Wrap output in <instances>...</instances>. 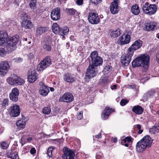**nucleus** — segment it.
<instances>
[{
	"mask_svg": "<svg viewBox=\"0 0 159 159\" xmlns=\"http://www.w3.org/2000/svg\"><path fill=\"white\" fill-rule=\"evenodd\" d=\"M91 60L89 61V65L87 69L84 80L85 81L88 82L90 79L95 77L98 72L96 70L97 67L100 66L102 63V58L98 56L97 51H94L90 54Z\"/></svg>",
	"mask_w": 159,
	"mask_h": 159,
	"instance_id": "1",
	"label": "nucleus"
},
{
	"mask_svg": "<svg viewBox=\"0 0 159 159\" xmlns=\"http://www.w3.org/2000/svg\"><path fill=\"white\" fill-rule=\"evenodd\" d=\"M149 57L148 55H143L134 59L132 62L133 68L142 66L145 70H147L149 66Z\"/></svg>",
	"mask_w": 159,
	"mask_h": 159,
	"instance_id": "2",
	"label": "nucleus"
},
{
	"mask_svg": "<svg viewBox=\"0 0 159 159\" xmlns=\"http://www.w3.org/2000/svg\"><path fill=\"white\" fill-rule=\"evenodd\" d=\"M19 40V37L17 35L9 38L7 40L6 47L7 51L11 52L15 50L17 48L16 45L18 43Z\"/></svg>",
	"mask_w": 159,
	"mask_h": 159,
	"instance_id": "3",
	"label": "nucleus"
},
{
	"mask_svg": "<svg viewBox=\"0 0 159 159\" xmlns=\"http://www.w3.org/2000/svg\"><path fill=\"white\" fill-rule=\"evenodd\" d=\"M143 11L145 14L151 15L154 14L156 12L157 7L155 4H150L148 2H146L142 7Z\"/></svg>",
	"mask_w": 159,
	"mask_h": 159,
	"instance_id": "4",
	"label": "nucleus"
},
{
	"mask_svg": "<svg viewBox=\"0 0 159 159\" xmlns=\"http://www.w3.org/2000/svg\"><path fill=\"white\" fill-rule=\"evenodd\" d=\"M52 29L53 32L55 34H59L62 36L67 35L69 32V29L67 27L61 28L57 23L53 24Z\"/></svg>",
	"mask_w": 159,
	"mask_h": 159,
	"instance_id": "5",
	"label": "nucleus"
},
{
	"mask_svg": "<svg viewBox=\"0 0 159 159\" xmlns=\"http://www.w3.org/2000/svg\"><path fill=\"white\" fill-rule=\"evenodd\" d=\"M51 64L52 61L50 56H47L38 66L37 70L39 71L43 70L50 66Z\"/></svg>",
	"mask_w": 159,
	"mask_h": 159,
	"instance_id": "6",
	"label": "nucleus"
},
{
	"mask_svg": "<svg viewBox=\"0 0 159 159\" xmlns=\"http://www.w3.org/2000/svg\"><path fill=\"white\" fill-rule=\"evenodd\" d=\"M9 84L11 85H21L25 83V80L15 75L13 77H9L7 80Z\"/></svg>",
	"mask_w": 159,
	"mask_h": 159,
	"instance_id": "7",
	"label": "nucleus"
},
{
	"mask_svg": "<svg viewBox=\"0 0 159 159\" xmlns=\"http://www.w3.org/2000/svg\"><path fill=\"white\" fill-rule=\"evenodd\" d=\"M133 54L127 50L126 53L122 55L121 57V62L122 66H128L131 60V58Z\"/></svg>",
	"mask_w": 159,
	"mask_h": 159,
	"instance_id": "8",
	"label": "nucleus"
},
{
	"mask_svg": "<svg viewBox=\"0 0 159 159\" xmlns=\"http://www.w3.org/2000/svg\"><path fill=\"white\" fill-rule=\"evenodd\" d=\"M88 20L89 22L92 24H97L100 21L98 13L93 11L89 12Z\"/></svg>",
	"mask_w": 159,
	"mask_h": 159,
	"instance_id": "9",
	"label": "nucleus"
},
{
	"mask_svg": "<svg viewBox=\"0 0 159 159\" xmlns=\"http://www.w3.org/2000/svg\"><path fill=\"white\" fill-rule=\"evenodd\" d=\"M142 45L143 42L140 39H138L135 40L127 50L134 54V52L139 49Z\"/></svg>",
	"mask_w": 159,
	"mask_h": 159,
	"instance_id": "10",
	"label": "nucleus"
},
{
	"mask_svg": "<svg viewBox=\"0 0 159 159\" xmlns=\"http://www.w3.org/2000/svg\"><path fill=\"white\" fill-rule=\"evenodd\" d=\"M64 154L62 156L63 159H73L75 154L73 150L70 149L66 147L64 148Z\"/></svg>",
	"mask_w": 159,
	"mask_h": 159,
	"instance_id": "11",
	"label": "nucleus"
},
{
	"mask_svg": "<svg viewBox=\"0 0 159 159\" xmlns=\"http://www.w3.org/2000/svg\"><path fill=\"white\" fill-rule=\"evenodd\" d=\"M39 84L40 86L39 91V94L43 97L47 96L49 92V87L43 81L40 82Z\"/></svg>",
	"mask_w": 159,
	"mask_h": 159,
	"instance_id": "12",
	"label": "nucleus"
},
{
	"mask_svg": "<svg viewBox=\"0 0 159 159\" xmlns=\"http://www.w3.org/2000/svg\"><path fill=\"white\" fill-rule=\"evenodd\" d=\"M10 68V66L7 61H2L0 66V75H4L7 72Z\"/></svg>",
	"mask_w": 159,
	"mask_h": 159,
	"instance_id": "13",
	"label": "nucleus"
},
{
	"mask_svg": "<svg viewBox=\"0 0 159 159\" xmlns=\"http://www.w3.org/2000/svg\"><path fill=\"white\" fill-rule=\"evenodd\" d=\"M51 19L53 20H58L61 18V10L60 8L57 7L53 9L51 12Z\"/></svg>",
	"mask_w": 159,
	"mask_h": 159,
	"instance_id": "14",
	"label": "nucleus"
},
{
	"mask_svg": "<svg viewBox=\"0 0 159 159\" xmlns=\"http://www.w3.org/2000/svg\"><path fill=\"white\" fill-rule=\"evenodd\" d=\"M73 100L74 97L73 95L69 92L64 93L62 96L61 98H60L59 99V101L67 103L71 102Z\"/></svg>",
	"mask_w": 159,
	"mask_h": 159,
	"instance_id": "15",
	"label": "nucleus"
},
{
	"mask_svg": "<svg viewBox=\"0 0 159 159\" xmlns=\"http://www.w3.org/2000/svg\"><path fill=\"white\" fill-rule=\"evenodd\" d=\"M130 36L128 32L126 34H123L119 39L120 44L124 45L129 43L130 41Z\"/></svg>",
	"mask_w": 159,
	"mask_h": 159,
	"instance_id": "16",
	"label": "nucleus"
},
{
	"mask_svg": "<svg viewBox=\"0 0 159 159\" xmlns=\"http://www.w3.org/2000/svg\"><path fill=\"white\" fill-rule=\"evenodd\" d=\"M20 110L19 106L14 104L10 107V115L13 117H17L20 114Z\"/></svg>",
	"mask_w": 159,
	"mask_h": 159,
	"instance_id": "17",
	"label": "nucleus"
},
{
	"mask_svg": "<svg viewBox=\"0 0 159 159\" xmlns=\"http://www.w3.org/2000/svg\"><path fill=\"white\" fill-rule=\"evenodd\" d=\"M19 94V90L17 88L13 89L11 93L9 94L10 99L12 101L16 102L18 100V96Z\"/></svg>",
	"mask_w": 159,
	"mask_h": 159,
	"instance_id": "18",
	"label": "nucleus"
},
{
	"mask_svg": "<svg viewBox=\"0 0 159 159\" xmlns=\"http://www.w3.org/2000/svg\"><path fill=\"white\" fill-rule=\"evenodd\" d=\"M144 25L146 30L152 31L156 27L157 24L154 22L148 21L144 23Z\"/></svg>",
	"mask_w": 159,
	"mask_h": 159,
	"instance_id": "19",
	"label": "nucleus"
},
{
	"mask_svg": "<svg viewBox=\"0 0 159 159\" xmlns=\"http://www.w3.org/2000/svg\"><path fill=\"white\" fill-rule=\"evenodd\" d=\"M140 140L147 148L151 147L153 141L151 137L148 135L144 137Z\"/></svg>",
	"mask_w": 159,
	"mask_h": 159,
	"instance_id": "20",
	"label": "nucleus"
},
{
	"mask_svg": "<svg viewBox=\"0 0 159 159\" xmlns=\"http://www.w3.org/2000/svg\"><path fill=\"white\" fill-rule=\"evenodd\" d=\"M7 157L11 159H18L19 158L18 153L17 150L14 148H11L7 153Z\"/></svg>",
	"mask_w": 159,
	"mask_h": 159,
	"instance_id": "21",
	"label": "nucleus"
},
{
	"mask_svg": "<svg viewBox=\"0 0 159 159\" xmlns=\"http://www.w3.org/2000/svg\"><path fill=\"white\" fill-rule=\"evenodd\" d=\"M37 74L35 70L29 71L28 73V80L30 83L34 82L38 78Z\"/></svg>",
	"mask_w": 159,
	"mask_h": 159,
	"instance_id": "22",
	"label": "nucleus"
},
{
	"mask_svg": "<svg viewBox=\"0 0 159 159\" xmlns=\"http://www.w3.org/2000/svg\"><path fill=\"white\" fill-rule=\"evenodd\" d=\"M48 30V27L39 25L37 27L35 31V36L36 37H39L43 34L45 33Z\"/></svg>",
	"mask_w": 159,
	"mask_h": 159,
	"instance_id": "23",
	"label": "nucleus"
},
{
	"mask_svg": "<svg viewBox=\"0 0 159 159\" xmlns=\"http://www.w3.org/2000/svg\"><path fill=\"white\" fill-rule=\"evenodd\" d=\"M114 110L108 107H106L103 111L102 113V117L103 120H107L109 116L112 112L114 111Z\"/></svg>",
	"mask_w": 159,
	"mask_h": 159,
	"instance_id": "24",
	"label": "nucleus"
},
{
	"mask_svg": "<svg viewBox=\"0 0 159 159\" xmlns=\"http://www.w3.org/2000/svg\"><path fill=\"white\" fill-rule=\"evenodd\" d=\"M8 35L7 32L5 31H0V46L3 45L8 39Z\"/></svg>",
	"mask_w": 159,
	"mask_h": 159,
	"instance_id": "25",
	"label": "nucleus"
},
{
	"mask_svg": "<svg viewBox=\"0 0 159 159\" xmlns=\"http://www.w3.org/2000/svg\"><path fill=\"white\" fill-rule=\"evenodd\" d=\"M133 139V138L131 136H127L124 139H121L120 143L122 145L128 147L130 144V143H132Z\"/></svg>",
	"mask_w": 159,
	"mask_h": 159,
	"instance_id": "26",
	"label": "nucleus"
},
{
	"mask_svg": "<svg viewBox=\"0 0 159 159\" xmlns=\"http://www.w3.org/2000/svg\"><path fill=\"white\" fill-rule=\"evenodd\" d=\"M110 9L111 14L115 15L117 14L120 10V7L119 5L111 3L110 6Z\"/></svg>",
	"mask_w": 159,
	"mask_h": 159,
	"instance_id": "27",
	"label": "nucleus"
},
{
	"mask_svg": "<svg viewBox=\"0 0 159 159\" xmlns=\"http://www.w3.org/2000/svg\"><path fill=\"white\" fill-rule=\"evenodd\" d=\"M63 80L69 83H72L75 80L73 75L69 73H65L64 74Z\"/></svg>",
	"mask_w": 159,
	"mask_h": 159,
	"instance_id": "28",
	"label": "nucleus"
},
{
	"mask_svg": "<svg viewBox=\"0 0 159 159\" xmlns=\"http://www.w3.org/2000/svg\"><path fill=\"white\" fill-rule=\"evenodd\" d=\"M136 147V151L139 152H143L147 148L140 140L137 143Z\"/></svg>",
	"mask_w": 159,
	"mask_h": 159,
	"instance_id": "29",
	"label": "nucleus"
},
{
	"mask_svg": "<svg viewBox=\"0 0 159 159\" xmlns=\"http://www.w3.org/2000/svg\"><path fill=\"white\" fill-rule=\"evenodd\" d=\"M21 25L22 27L25 28L26 29L30 30L32 29L34 25L32 22L30 20H29L23 22H21Z\"/></svg>",
	"mask_w": 159,
	"mask_h": 159,
	"instance_id": "30",
	"label": "nucleus"
},
{
	"mask_svg": "<svg viewBox=\"0 0 159 159\" xmlns=\"http://www.w3.org/2000/svg\"><path fill=\"white\" fill-rule=\"evenodd\" d=\"M132 111L136 114L140 115L143 113V109L140 106L137 105L134 106L132 108Z\"/></svg>",
	"mask_w": 159,
	"mask_h": 159,
	"instance_id": "31",
	"label": "nucleus"
},
{
	"mask_svg": "<svg viewBox=\"0 0 159 159\" xmlns=\"http://www.w3.org/2000/svg\"><path fill=\"white\" fill-rule=\"evenodd\" d=\"M131 11L132 13L135 15H138L140 12L139 7L137 4H135L131 7Z\"/></svg>",
	"mask_w": 159,
	"mask_h": 159,
	"instance_id": "32",
	"label": "nucleus"
},
{
	"mask_svg": "<svg viewBox=\"0 0 159 159\" xmlns=\"http://www.w3.org/2000/svg\"><path fill=\"white\" fill-rule=\"evenodd\" d=\"M66 11L67 13L70 16H73L75 15L76 16H79L80 13L73 8H66Z\"/></svg>",
	"mask_w": 159,
	"mask_h": 159,
	"instance_id": "33",
	"label": "nucleus"
},
{
	"mask_svg": "<svg viewBox=\"0 0 159 159\" xmlns=\"http://www.w3.org/2000/svg\"><path fill=\"white\" fill-rule=\"evenodd\" d=\"M24 120L23 119H21L18 120L16 123V125L17 126V128L19 129H21L25 128V126L26 125L25 122Z\"/></svg>",
	"mask_w": 159,
	"mask_h": 159,
	"instance_id": "34",
	"label": "nucleus"
},
{
	"mask_svg": "<svg viewBox=\"0 0 159 159\" xmlns=\"http://www.w3.org/2000/svg\"><path fill=\"white\" fill-rule=\"evenodd\" d=\"M121 34L120 30L118 29L116 30H111L110 35L112 38H116L120 35Z\"/></svg>",
	"mask_w": 159,
	"mask_h": 159,
	"instance_id": "35",
	"label": "nucleus"
},
{
	"mask_svg": "<svg viewBox=\"0 0 159 159\" xmlns=\"http://www.w3.org/2000/svg\"><path fill=\"white\" fill-rule=\"evenodd\" d=\"M43 49L46 51L49 52L52 51V48L50 44L48 42H46L43 45Z\"/></svg>",
	"mask_w": 159,
	"mask_h": 159,
	"instance_id": "36",
	"label": "nucleus"
},
{
	"mask_svg": "<svg viewBox=\"0 0 159 159\" xmlns=\"http://www.w3.org/2000/svg\"><path fill=\"white\" fill-rule=\"evenodd\" d=\"M21 19L22 21V22H23L24 21L30 20L31 18L26 12H23L21 15Z\"/></svg>",
	"mask_w": 159,
	"mask_h": 159,
	"instance_id": "37",
	"label": "nucleus"
},
{
	"mask_svg": "<svg viewBox=\"0 0 159 159\" xmlns=\"http://www.w3.org/2000/svg\"><path fill=\"white\" fill-rule=\"evenodd\" d=\"M37 0H30V2L29 4L30 8L34 11L36 8Z\"/></svg>",
	"mask_w": 159,
	"mask_h": 159,
	"instance_id": "38",
	"label": "nucleus"
},
{
	"mask_svg": "<svg viewBox=\"0 0 159 159\" xmlns=\"http://www.w3.org/2000/svg\"><path fill=\"white\" fill-rule=\"evenodd\" d=\"M112 67L110 66H106L104 68L103 71L104 75L108 74L112 70Z\"/></svg>",
	"mask_w": 159,
	"mask_h": 159,
	"instance_id": "39",
	"label": "nucleus"
},
{
	"mask_svg": "<svg viewBox=\"0 0 159 159\" xmlns=\"http://www.w3.org/2000/svg\"><path fill=\"white\" fill-rule=\"evenodd\" d=\"M51 108L49 107H45L42 110L43 113L45 115L49 114L51 112Z\"/></svg>",
	"mask_w": 159,
	"mask_h": 159,
	"instance_id": "40",
	"label": "nucleus"
},
{
	"mask_svg": "<svg viewBox=\"0 0 159 159\" xmlns=\"http://www.w3.org/2000/svg\"><path fill=\"white\" fill-rule=\"evenodd\" d=\"M54 149H55V148L52 146L48 148L47 153L49 157H52V152Z\"/></svg>",
	"mask_w": 159,
	"mask_h": 159,
	"instance_id": "41",
	"label": "nucleus"
},
{
	"mask_svg": "<svg viewBox=\"0 0 159 159\" xmlns=\"http://www.w3.org/2000/svg\"><path fill=\"white\" fill-rule=\"evenodd\" d=\"M8 99L6 98L3 100L2 103V107L3 108H5L8 105Z\"/></svg>",
	"mask_w": 159,
	"mask_h": 159,
	"instance_id": "42",
	"label": "nucleus"
},
{
	"mask_svg": "<svg viewBox=\"0 0 159 159\" xmlns=\"http://www.w3.org/2000/svg\"><path fill=\"white\" fill-rule=\"evenodd\" d=\"M101 80V83L103 84L104 85H105L107 84L108 79L107 77L105 76H102L101 77L100 79Z\"/></svg>",
	"mask_w": 159,
	"mask_h": 159,
	"instance_id": "43",
	"label": "nucleus"
},
{
	"mask_svg": "<svg viewBox=\"0 0 159 159\" xmlns=\"http://www.w3.org/2000/svg\"><path fill=\"white\" fill-rule=\"evenodd\" d=\"M26 139V137L25 135H23L21 137L20 142L21 143L22 145L27 143Z\"/></svg>",
	"mask_w": 159,
	"mask_h": 159,
	"instance_id": "44",
	"label": "nucleus"
},
{
	"mask_svg": "<svg viewBox=\"0 0 159 159\" xmlns=\"http://www.w3.org/2000/svg\"><path fill=\"white\" fill-rule=\"evenodd\" d=\"M7 52L6 51L5 48H0V56L4 57L6 54Z\"/></svg>",
	"mask_w": 159,
	"mask_h": 159,
	"instance_id": "45",
	"label": "nucleus"
},
{
	"mask_svg": "<svg viewBox=\"0 0 159 159\" xmlns=\"http://www.w3.org/2000/svg\"><path fill=\"white\" fill-rule=\"evenodd\" d=\"M1 146L3 149H6L8 147V144L5 142L2 141L1 143Z\"/></svg>",
	"mask_w": 159,
	"mask_h": 159,
	"instance_id": "46",
	"label": "nucleus"
},
{
	"mask_svg": "<svg viewBox=\"0 0 159 159\" xmlns=\"http://www.w3.org/2000/svg\"><path fill=\"white\" fill-rule=\"evenodd\" d=\"M151 130L152 131L154 134H155L159 132V129L157 126H154L151 129Z\"/></svg>",
	"mask_w": 159,
	"mask_h": 159,
	"instance_id": "47",
	"label": "nucleus"
},
{
	"mask_svg": "<svg viewBox=\"0 0 159 159\" xmlns=\"http://www.w3.org/2000/svg\"><path fill=\"white\" fill-rule=\"evenodd\" d=\"M128 102L127 99H122L121 100L120 104L121 106H124Z\"/></svg>",
	"mask_w": 159,
	"mask_h": 159,
	"instance_id": "48",
	"label": "nucleus"
},
{
	"mask_svg": "<svg viewBox=\"0 0 159 159\" xmlns=\"http://www.w3.org/2000/svg\"><path fill=\"white\" fill-rule=\"evenodd\" d=\"M136 127L139 129L138 131L137 132V134H140L142 133L143 131V129H141V125L139 124H138L136 125Z\"/></svg>",
	"mask_w": 159,
	"mask_h": 159,
	"instance_id": "49",
	"label": "nucleus"
},
{
	"mask_svg": "<svg viewBox=\"0 0 159 159\" xmlns=\"http://www.w3.org/2000/svg\"><path fill=\"white\" fill-rule=\"evenodd\" d=\"M92 2V3L95 4V5H97L99 3H101L102 0H90Z\"/></svg>",
	"mask_w": 159,
	"mask_h": 159,
	"instance_id": "50",
	"label": "nucleus"
},
{
	"mask_svg": "<svg viewBox=\"0 0 159 159\" xmlns=\"http://www.w3.org/2000/svg\"><path fill=\"white\" fill-rule=\"evenodd\" d=\"M83 112L82 111H80L77 114V117L79 120L81 119L83 117Z\"/></svg>",
	"mask_w": 159,
	"mask_h": 159,
	"instance_id": "51",
	"label": "nucleus"
},
{
	"mask_svg": "<svg viewBox=\"0 0 159 159\" xmlns=\"http://www.w3.org/2000/svg\"><path fill=\"white\" fill-rule=\"evenodd\" d=\"M14 60L15 61L16 63H19L23 61V59L21 58H15Z\"/></svg>",
	"mask_w": 159,
	"mask_h": 159,
	"instance_id": "52",
	"label": "nucleus"
},
{
	"mask_svg": "<svg viewBox=\"0 0 159 159\" xmlns=\"http://www.w3.org/2000/svg\"><path fill=\"white\" fill-rule=\"evenodd\" d=\"M103 154L101 153H99V154L98 153L96 156V159H102V156Z\"/></svg>",
	"mask_w": 159,
	"mask_h": 159,
	"instance_id": "53",
	"label": "nucleus"
},
{
	"mask_svg": "<svg viewBox=\"0 0 159 159\" xmlns=\"http://www.w3.org/2000/svg\"><path fill=\"white\" fill-rule=\"evenodd\" d=\"M28 57L29 59L31 60L34 58V55L33 53H30L28 54Z\"/></svg>",
	"mask_w": 159,
	"mask_h": 159,
	"instance_id": "54",
	"label": "nucleus"
},
{
	"mask_svg": "<svg viewBox=\"0 0 159 159\" xmlns=\"http://www.w3.org/2000/svg\"><path fill=\"white\" fill-rule=\"evenodd\" d=\"M83 3V0H77L76 3L77 5H81Z\"/></svg>",
	"mask_w": 159,
	"mask_h": 159,
	"instance_id": "55",
	"label": "nucleus"
},
{
	"mask_svg": "<svg viewBox=\"0 0 159 159\" xmlns=\"http://www.w3.org/2000/svg\"><path fill=\"white\" fill-rule=\"evenodd\" d=\"M30 152L32 154H34L36 153V150L34 148H32L31 149Z\"/></svg>",
	"mask_w": 159,
	"mask_h": 159,
	"instance_id": "56",
	"label": "nucleus"
},
{
	"mask_svg": "<svg viewBox=\"0 0 159 159\" xmlns=\"http://www.w3.org/2000/svg\"><path fill=\"white\" fill-rule=\"evenodd\" d=\"M156 59L157 62L159 64V52H157L156 54Z\"/></svg>",
	"mask_w": 159,
	"mask_h": 159,
	"instance_id": "57",
	"label": "nucleus"
},
{
	"mask_svg": "<svg viewBox=\"0 0 159 159\" xmlns=\"http://www.w3.org/2000/svg\"><path fill=\"white\" fill-rule=\"evenodd\" d=\"M120 2V0H113V1L111 3L117 4L119 5Z\"/></svg>",
	"mask_w": 159,
	"mask_h": 159,
	"instance_id": "58",
	"label": "nucleus"
},
{
	"mask_svg": "<svg viewBox=\"0 0 159 159\" xmlns=\"http://www.w3.org/2000/svg\"><path fill=\"white\" fill-rule=\"evenodd\" d=\"M101 137L102 135L101 133H99L98 134L95 135V137L98 139L100 138H101Z\"/></svg>",
	"mask_w": 159,
	"mask_h": 159,
	"instance_id": "59",
	"label": "nucleus"
},
{
	"mask_svg": "<svg viewBox=\"0 0 159 159\" xmlns=\"http://www.w3.org/2000/svg\"><path fill=\"white\" fill-rule=\"evenodd\" d=\"M32 137H29L28 138H27V143H30V141L32 140Z\"/></svg>",
	"mask_w": 159,
	"mask_h": 159,
	"instance_id": "60",
	"label": "nucleus"
},
{
	"mask_svg": "<svg viewBox=\"0 0 159 159\" xmlns=\"http://www.w3.org/2000/svg\"><path fill=\"white\" fill-rule=\"evenodd\" d=\"M128 88L129 89H134L135 88V86L134 85H128Z\"/></svg>",
	"mask_w": 159,
	"mask_h": 159,
	"instance_id": "61",
	"label": "nucleus"
},
{
	"mask_svg": "<svg viewBox=\"0 0 159 159\" xmlns=\"http://www.w3.org/2000/svg\"><path fill=\"white\" fill-rule=\"evenodd\" d=\"M111 89H117V85H114L113 86L111 87Z\"/></svg>",
	"mask_w": 159,
	"mask_h": 159,
	"instance_id": "62",
	"label": "nucleus"
},
{
	"mask_svg": "<svg viewBox=\"0 0 159 159\" xmlns=\"http://www.w3.org/2000/svg\"><path fill=\"white\" fill-rule=\"evenodd\" d=\"M117 141V138L116 137H115L113 139H112V142H113V143H116Z\"/></svg>",
	"mask_w": 159,
	"mask_h": 159,
	"instance_id": "63",
	"label": "nucleus"
},
{
	"mask_svg": "<svg viewBox=\"0 0 159 159\" xmlns=\"http://www.w3.org/2000/svg\"><path fill=\"white\" fill-rule=\"evenodd\" d=\"M82 49H83V48H82V47L81 46H79L78 48V50H79V51H81L82 50Z\"/></svg>",
	"mask_w": 159,
	"mask_h": 159,
	"instance_id": "64",
	"label": "nucleus"
}]
</instances>
